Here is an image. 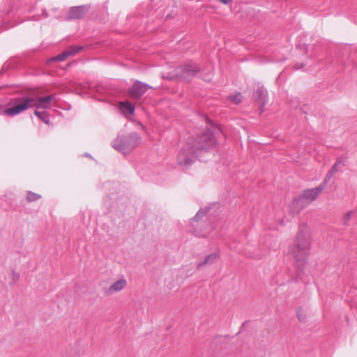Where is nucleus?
<instances>
[{
	"mask_svg": "<svg viewBox=\"0 0 357 357\" xmlns=\"http://www.w3.org/2000/svg\"><path fill=\"white\" fill-rule=\"evenodd\" d=\"M255 96L256 101L257 102L258 105H259L261 107H264L267 103L266 90L264 89L263 86H259L255 91Z\"/></svg>",
	"mask_w": 357,
	"mask_h": 357,
	"instance_id": "13",
	"label": "nucleus"
},
{
	"mask_svg": "<svg viewBox=\"0 0 357 357\" xmlns=\"http://www.w3.org/2000/svg\"><path fill=\"white\" fill-rule=\"evenodd\" d=\"M289 248L294 261L296 278L301 279L311 248V235L309 227L305 223L300 224L298 231Z\"/></svg>",
	"mask_w": 357,
	"mask_h": 357,
	"instance_id": "2",
	"label": "nucleus"
},
{
	"mask_svg": "<svg viewBox=\"0 0 357 357\" xmlns=\"http://www.w3.org/2000/svg\"><path fill=\"white\" fill-rule=\"evenodd\" d=\"M303 67H304V65L303 64H301V66H296V69H300V68H302Z\"/></svg>",
	"mask_w": 357,
	"mask_h": 357,
	"instance_id": "28",
	"label": "nucleus"
},
{
	"mask_svg": "<svg viewBox=\"0 0 357 357\" xmlns=\"http://www.w3.org/2000/svg\"><path fill=\"white\" fill-rule=\"evenodd\" d=\"M34 114L40 119L41 121H43L45 124L50 123V119H49V114L47 112H40L38 109H36L34 112Z\"/></svg>",
	"mask_w": 357,
	"mask_h": 357,
	"instance_id": "17",
	"label": "nucleus"
},
{
	"mask_svg": "<svg viewBox=\"0 0 357 357\" xmlns=\"http://www.w3.org/2000/svg\"><path fill=\"white\" fill-rule=\"evenodd\" d=\"M176 75L184 82H190L199 71L200 68L195 63L190 62L176 68Z\"/></svg>",
	"mask_w": 357,
	"mask_h": 357,
	"instance_id": "6",
	"label": "nucleus"
},
{
	"mask_svg": "<svg viewBox=\"0 0 357 357\" xmlns=\"http://www.w3.org/2000/svg\"><path fill=\"white\" fill-rule=\"evenodd\" d=\"M41 199V195L29 192L26 195V201H35L36 199Z\"/></svg>",
	"mask_w": 357,
	"mask_h": 357,
	"instance_id": "21",
	"label": "nucleus"
},
{
	"mask_svg": "<svg viewBox=\"0 0 357 357\" xmlns=\"http://www.w3.org/2000/svg\"><path fill=\"white\" fill-rule=\"evenodd\" d=\"M354 211H349L344 217L343 218V222H344V224H347V222L349 220L350 218L351 217V215L354 214Z\"/></svg>",
	"mask_w": 357,
	"mask_h": 357,
	"instance_id": "22",
	"label": "nucleus"
},
{
	"mask_svg": "<svg viewBox=\"0 0 357 357\" xmlns=\"http://www.w3.org/2000/svg\"><path fill=\"white\" fill-rule=\"evenodd\" d=\"M228 100H230L231 102L237 105L241 102L242 96L241 93H236L235 94L229 96Z\"/></svg>",
	"mask_w": 357,
	"mask_h": 357,
	"instance_id": "18",
	"label": "nucleus"
},
{
	"mask_svg": "<svg viewBox=\"0 0 357 357\" xmlns=\"http://www.w3.org/2000/svg\"><path fill=\"white\" fill-rule=\"evenodd\" d=\"M322 190V187H320V185L314 188L305 190L302 193L301 198L305 200L314 201L317 198Z\"/></svg>",
	"mask_w": 357,
	"mask_h": 357,
	"instance_id": "11",
	"label": "nucleus"
},
{
	"mask_svg": "<svg viewBox=\"0 0 357 357\" xmlns=\"http://www.w3.org/2000/svg\"><path fill=\"white\" fill-rule=\"evenodd\" d=\"M19 278H20L19 273H17L15 272L14 271H13V272H12V278H11L12 281L13 282H17L19 280Z\"/></svg>",
	"mask_w": 357,
	"mask_h": 357,
	"instance_id": "23",
	"label": "nucleus"
},
{
	"mask_svg": "<svg viewBox=\"0 0 357 357\" xmlns=\"http://www.w3.org/2000/svg\"><path fill=\"white\" fill-rule=\"evenodd\" d=\"M46 98H50V103L52 102V101L56 100V95H54V94L50 95V96H46Z\"/></svg>",
	"mask_w": 357,
	"mask_h": 357,
	"instance_id": "26",
	"label": "nucleus"
},
{
	"mask_svg": "<svg viewBox=\"0 0 357 357\" xmlns=\"http://www.w3.org/2000/svg\"><path fill=\"white\" fill-rule=\"evenodd\" d=\"M296 316L299 321H305L306 319V313L302 308H298L296 312Z\"/></svg>",
	"mask_w": 357,
	"mask_h": 357,
	"instance_id": "20",
	"label": "nucleus"
},
{
	"mask_svg": "<svg viewBox=\"0 0 357 357\" xmlns=\"http://www.w3.org/2000/svg\"><path fill=\"white\" fill-rule=\"evenodd\" d=\"M126 281L124 279H119L114 282L107 290V295H111L114 292L119 291L125 288Z\"/></svg>",
	"mask_w": 357,
	"mask_h": 357,
	"instance_id": "14",
	"label": "nucleus"
},
{
	"mask_svg": "<svg viewBox=\"0 0 357 357\" xmlns=\"http://www.w3.org/2000/svg\"><path fill=\"white\" fill-rule=\"evenodd\" d=\"M305 207L304 202H289L287 205V208L292 215L298 214Z\"/></svg>",
	"mask_w": 357,
	"mask_h": 357,
	"instance_id": "15",
	"label": "nucleus"
},
{
	"mask_svg": "<svg viewBox=\"0 0 357 357\" xmlns=\"http://www.w3.org/2000/svg\"><path fill=\"white\" fill-rule=\"evenodd\" d=\"M219 257L220 255L218 252H213L207 255L203 261L198 263L197 268L198 270H202L205 266H211L218 260Z\"/></svg>",
	"mask_w": 357,
	"mask_h": 357,
	"instance_id": "12",
	"label": "nucleus"
},
{
	"mask_svg": "<svg viewBox=\"0 0 357 357\" xmlns=\"http://www.w3.org/2000/svg\"><path fill=\"white\" fill-rule=\"evenodd\" d=\"M338 167L337 164L335 163L329 171L335 174L338 171Z\"/></svg>",
	"mask_w": 357,
	"mask_h": 357,
	"instance_id": "24",
	"label": "nucleus"
},
{
	"mask_svg": "<svg viewBox=\"0 0 357 357\" xmlns=\"http://www.w3.org/2000/svg\"><path fill=\"white\" fill-rule=\"evenodd\" d=\"M215 144L213 132L209 129L196 137H188L178 152V163L184 167H190L196 158H199L213 148Z\"/></svg>",
	"mask_w": 357,
	"mask_h": 357,
	"instance_id": "1",
	"label": "nucleus"
},
{
	"mask_svg": "<svg viewBox=\"0 0 357 357\" xmlns=\"http://www.w3.org/2000/svg\"><path fill=\"white\" fill-rule=\"evenodd\" d=\"M232 0H220V1L224 4H228L230 3Z\"/></svg>",
	"mask_w": 357,
	"mask_h": 357,
	"instance_id": "27",
	"label": "nucleus"
},
{
	"mask_svg": "<svg viewBox=\"0 0 357 357\" xmlns=\"http://www.w3.org/2000/svg\"><path fill=\"white\" fill-rule=\"evenodd\" d=\"M150 87L145 83L135 81L128 90L129 96L135 100H139Z\"/></svg>",
	"mask_w": 357,
	"mask_h": 357,
	"instance_id": "7",
	"label": "nucleus"
},
{
	"mask_svg": "<svg viewBox=\"0 0 357 357\" xmlns=\"http://www.w3.org/2000/svg\"><path fill=\"white\" fill-rule=\"evenodd\" d=\"M83 47L82 46H70L66 51L52 58L53 61H63L68 57L75 55L79 52Z\"/></svg>",
	"mask_w": 357,
	"mask_h": 357,
	"instance_id": "10",
	"label": "nucleus"
},
{
	"mask_svg": "<svg viewBox=\"0 0 357 357\" xmlns=\"http://www.w3.org/2000/svg\"><path fill=\"white\" fill-rule=\"evenodd\" d=\"M142 138L137 132L118 135L112 142V146L115 149L126 155L134 150L141 142Z\"/></svg>",
	"mask_w": 357,
	"mask_h": 357,
	"instance_id": "3",
	"label": "nucleus"
},
{
	"mask_svg": "<svg viewBox=\"0 0 357 357\" xmlns=\"http://www.w3.org/2000/svg\"><path fill=\"white\" fill-rule=\"evenodd\" d=\"M31 102V100L26 98H19V97L13 98L8 102V108H4L0 105V114L14 116L26 110Z\"/></svg>",
	"mask_w": 357,
	"mask_h": 357,
	"instance_id": "5",
	"label": "nucleus"
},
{
	"mask_svg": "<svg viewBox=\"0 0 357 357\" xmlns=\"http://www.w3.org/2000/svg\"><path fill=\"white\" fill-rule=\"evenodd\" d=\"M89 10V6L82 5L70 7L68 10L69 19H82L84 17Z\"/></svg>",
	"mask_w": 357,
	"mask_h": 357,
	"instance_id": "9",
	"label": "nucleus"
},
{
	"mask_svg": "<svg viewBox=\"0 0 357 357\" xmlns=\"http://www.w3.org/2000/svg\"><path fill=\"white\" fill-rule=\"evenodd\" d=\"M120 109L123 113L128 112L130 114H132L135 111L134 105L129 102H119Z\"/></svg>",
	"mask_w": 357,
	"mask_h": 357,
	"instance_id": "16",
	"label": "nucleus"
},
{
	"mask_svg": "<svg viewBox=\"0 0 357 357\" xmlns=\"http://www.w3.org/2000/svg\"><path fill=\"white\" fill-rule=\"evenodd\" d=\"M206 211V209H199L190 222V231L197 236L206 237L215 229V226L210 220H202Z\"/></svg>",
	"mask_w": 357,
	"mask_h": 357,
	"instance_id": "4",
	"label": "nucleus"
},
{
	"mask_svg": "<svg viewBox=\"0 0 357 357\" xmlns=\"http://www.w3.org/2000/svg\"><path fill=\"white\" fill-rule=\"evenodd\" d=\"M335 163L337 164L338 166L339 165H343V166L344 165V161L342 158H337Z\"/></svg>",
	"mask_w": 357,
	"mask_h": 357,
	"instance_id": "25",
	"label": "nucleus"
},
{
	"mask_svg": "<svg viewBox=\"0 0 357 357\" xmlns=\"http://www.w3.org/2000/svg\"><path fill=\"white\" fill-rule=\"evenodd\" d=\"M335 174H333L331 172L328 171L327 173L324 180L322 181V183L319 185L320 187H322V189H324L328 184V183L330 181V180L333 177Z\"/></svg>",
	"mask_w": 357,
	"mask_h": 357,
	"instance_id": "19",
	"label": "nucleus"
},
{
	"mask_svg": "<svg viewBox=\"0 0 357 357\" xmlns=\"http://www.w3.org/2000/svg\"><path fill=\"white\" fill-rule=\"evenodd\" d=\"M19 98H26L32 100L31 103H30L29 106L27 107V109L31 107H36L37 109L40 108L47 109L52 107V105L50 102V98H46V96L36 98L32 96L26 95L20 96Z\"/></svg>",
	"mask_w": 357,
	"mask_h": 357,
	"instance_id": "8",
	"label": "nucleus"
}]
</instances>
